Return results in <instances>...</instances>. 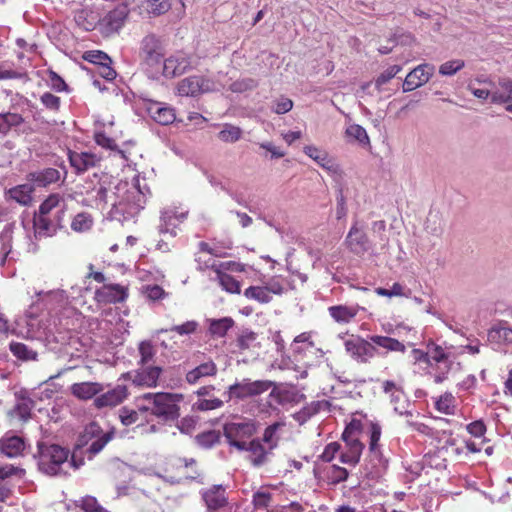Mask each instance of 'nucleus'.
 Listing matches in <instances>:
<instances>
[{
    "label": "nucleus",
    "instance_id": "72a5a7b5",
    "mask_svg": "<svg viewBox=\"0 0 512 512\" xmlns=\"http://www.w3.org/2000/svg\"><path fill=\"white\" fill-rule=\"evenodd\" d=\"M63 208L66 210V205L60 194L54 193L47 197L44 202L40 205L38 213L35 217L49 216L51 213H55L56 210Z\"/></svg>",
    "mask_w": 512,
    "mask_h": 512
},
{
    "label": "nucleus",
    "instance_id": "f257e3e1",
    "mask_svg": "<svg viewBox=\"0 0 512 512\" xmlns=\"http://www.w3.org/2000/svg\"><path fill=\"white\" fill-rule=\"evenodd\" d=\"M96 201L103 204H110L119 208L121 212L134 216L138 214L146 204L149 188L144 184L141 186L138 177L133 178L131 183L119 181L114 184L112 180H101L99 186L94 189Z\"/></svg>",
    "mask_w": 512,
    "mask_h": 512
},
{
    "label": "nucleus",
    "instance_id": "1a4fd4ad",
    "mask_svg": "<svg viewBox=\"0 0 512 512\" xmlns=\"http://www.w3.org/2000/svg\"><path fill=\"white\" fill-rule=\"evenodd\" d=\"M215 90V83L203 76H190L182 79L178 84V93L181 96L195 97L199 94Z\"/></svg>",
    "mask_w": 512,
    "mask_h": 512
},
{
    "label": "nucleus",
    "instance_id": "7c9ffc66",
    "mask_svg": "<svg viewBox=\"0 0 512 512\" xmlns=\"http://www.w3.org/2000/svg\"><path fill=\"white\" fill-rule=\"evenodd\" d=\"M368 338L372 345H374L375 347H381L385 349L387 352L404 353L406 350L405 345L395 338L381 335H372L369 336Z\"/></svg>",
    "mask_w": 512,
    "mask_h": 512
},
{
    "label": "nucleus",
    "instance_id": "a878e982",
    "mask_svg": "<svg viewBox=\"0 0 512 512\" xmlns=\"http://www.w3.org/2000/svg\"><path fill=\"white\" fill-rule=\"evenodd\" d=\"M331 404L326 400L312 401L305 405L300 411L293 415V418L300 424H304L311 417L319 413L320 411H329Z\"/></svg>",
    "mask_w": 512,
    "mask_h": 512
},
{
    "label": "nucleus",
    "instance_id": "338daca9",
    "mask_svg": "<svg viewBox=\"0 0 512 512\" xmlns=\"http://www.w3.org/2000/svg\"><path fill=\"white\" fill-rule=\"evenodd\" d=\"M143 293L151 301L163 299L167 295L159 285H147L143 288Z\"/></svg>",
    "mask_w": 512,
    "mask_h": 512
},
{
    "label": "nucleus",
    "instance_id": "dca6fc26",
    "mask_svg": "<svg viewBox=\"0 0 512 512\" xmlns=\"http://www.w3.org/2000/svg\"><path fill=\"white\" fill-rule=\"evenodd\" d=\"M127 396V387L125 385H117L113 389L95 397L93 404L98 409L111 408L121 404Z\"/></svg>",
    "mask_w": 512,
    "mask_h": 512
},
{
    "label": "nucleus",
    "instance_id": "a19ab883",
    "mask_svg": "<svg viewBox=\"0 0 512 512\" xmlns=\"http://www.w3.org/2000/svg\"><path fill=\"white\" fill-rule=\"evenodd\" d=\"M23 122V117L18 113H0V134H8L12 127L20 126Z\"/></svg>",
    "mask_w": 512,
    "mask_h": 512
},
{
    "label": "nucleus",
    "instance_id": "052dcab7",
    "mask_svg": "<svg viewBox=\"0 0 512 512\" xmlns=\"http://www.w3.org/2000/svg\"><path fill=\"white\" fill-rule=\"evenodd\" d=\"M138 350L140 354L139 364L142 366H145L147 363H149L155 356L154 347L149 341L141 342Z\"/></svg>",
    "mask_w": 512,
    "mask_h": 512
},
{
    "label": "nucleus",
    "instance_id": "0e129e2a",
    "mask_svg": "<svg viewBox=\"0 0 512 512\" xmlns=\"http://www.w3.org/2000/svg\"><path fill=\"white\" fill-rule=\"evenodd\" d=\"M452 367V361L449 359L445 362H441L440 364H434L436 373L434 375V381L435 383H442L447 379V376L451 370Z\"/></svg>",
    "mask_w": 512,
    "mask_h": 512
},
{
    "label": "nucleus",
    "instance_id": "aec40b11",
    "mask_svg": "<svg viewBox=\"0 0 512 512\" xmlns=\"http://www.w3.org/2000/svg\"><path fill=\"white\" fill-rule=\"evenodd\" d=\"M304 153L330 174L341 175L339 165L330 158L326 152L321 151L315 146L309 145L304 147Z\"/></svg>",
    "mask_w": 512,
    "mask_h": 512
},
{
    "label": "nucleus",
    "instance_id": "c85d7f7f",
    "mask_svg": "<svg viewBox=\"0 0 512 512\" xmlns=\"http://www.w3.org/2000/svg\"><path fill=\"white\" fill-rule=\"evenodd\" d=\"M186 217V213L178 214L176 211L168 209L161 213L160 224L158 226L159 232L162 234L170 233L171 236H176L174 228L176 222H181Z\"/></svg>",
    "mask_w": 512,
    "mask_h": 512
},
{
    "label": "nucleus",
    "instance_id": "37998d69",
    "mask_svg": "<svg viewBox=\"0 0 512 512\" xmlns=\"http://www.w3.org/2000/svg\"><path fill=\"white\" fill-rule=\"evenodd\" d=\"M244 296L249 300H254L260 304H267L272 301V296L268 294L263 286H250L244 291Z\"/></svg>",
    "mask_w": 512,
    "mask_h": 512
},
{
    "label": "nucleus",
    "instance_id": "8fccbe9b",
    "mask_svg": "<svg viewBox=\"0 0 512 512\" xmlns=\"http://www.w3.org/2000/svg\"><path fill=\"white\" fill-rule=\"evenodd\" d=\"M349 477V472L346 468L340 467L338 465H332L328 472H327V478L329 481V484L331 485H338L344 481H346Z\"/></svg>",
    "mask_w": 512,
    "mask_h": 512
},
{
    "label": "nucleus",
    "instance_id": "cd10ccee",
    "mask_svg": "<svg viewBox=\"0 0 512 512\" xmlns=\"http://www.w3.org/2000/svg\"><path fill=\"white\" fill-rule=\"evenodd\" d=\"M216 373V364L212 360H209L188 371L186 373L185 380L187 383L193 385L198 383L204 377L215 376Z\"/></svg>",
    "mask_w": 512,
    "mask_h": 512
},
{
    "label": "nucleus",
    "instance_id": "4c0bfd02",
    "mask_svg": "<svg viewBox=\"0 0 512 512\" xmlns=\"http://www.w3.org/2000/svg\"><path fill=\"white\" fill-rule=\"evenodd\" d=\"M34 188L31 184H22L9 190V196L17 203L27 206L32 202Z\"/></svg>",
    "mask_w": 512,
    "mask_h": 512
},
{
    "label": "nucleus",
    "instance_id": "3c124183",
    "mask_svg": "<svg viewBox=\"0 0 512 512\" xmlns=\"http://www.w3.org/2000/svg\"><path fill=\"white\" fill-rule=\"evenodd\" d=\"M10 351L14 356L22 360H34L37 356L36 352L20 342H12L10 344Z\"/></svg>",
    "mask_w": 512,
    "mask_h": 512
},
{
    "label": "nucleus",
    "instance_id": "774afa93",
    "mask_svg": "<svg viewBox=\"0 0 512 512\" xmlns=\"http://www.w3.org/2000/svg\"><path fill=\"white\" fill-rule=\"evenodd\" d=\"M257 339V334L253 331L245 330L238 337L237 344L242 350L249 349Z\"/></svg>",
    "mask_w": 512,
    "mask_h": 512
},
{
    "label": "nucleus",
    "instance_id": "09e8293b",
    "mask_svg": "<svg viewBox=\"0 0 512 512\" xmlns=\"http://www.w3.org/2000/svg\"><path fill=\"white\" fill-rule=\"evenodd\" d=\"M242 131L239 127L231 124H225L223 129L218 133V138L227 143H234L241 138Z\"/></svg>",
    "mask_w": 512,
    "mask_h": 512
},
{
    "label": "nucleus",
    "instance_id": "bb28decb",
    "mask_svg": "<svg viewBox=\"0 0 512 512\" xmlns=\"http://www.w3.org/2000/svg\"><path fill=\"white\" fill-rule=\"evenodd\" d=\"M61 173L55 168H45L39 171L31 172L28 179L39 187H46L60 180Z\"/></svg>",
    "mask_w": 512,
    "mask_h": 512
},
{
    "label": "nucleus",
    "instance_id": "603ef678",
    "mask_svg": "<svg viewBox=\"0 0 512 512\" xmlns=\"http://www.w3.org/2000/svg\"><path fill=\"white\" fill-rule=\"evenodd\" d=\"M93 224L92 217L88 213H79L77 214L71 223L72 230L76 232H84L91 228Z\"/></svg>",
    "mask_w": 512,
    "mask_h": 512
},
{
    "label": "nucleus",
    "instance_id": "39448f33",
    "mask_svg": "<svg viewBox=\"0 0 512 512\" xmlns=\"http://www.w3.org/2000/svg\"><path fill=\"white\" fill-rule=\"evenodd\" d=\"M259 423L249 418H239L237 421L227 422L223 426V433L230 446L236 448V443H247L245 439L252 437L258 430Z\"/></svg>",
    "mask_w": 512,
    "mask_h": 512
},
{
    "label": "nucleus",
    "instance_id": "79ce46f5",
    "mask_svg": "<svg viewBox=\"0 0 512 512\" xmlns=\"http://www.w3.org/2000/svg\"><path fill=\"white\" fill-rule=\"evenodd\" d=\"M285 425L284 422H275L264 430L263 437L261 439V442L268 445L269 450H273L278 445L279 436L277 435V432L280 428H282Z\"/></svg>",
    "mask_w": 512,
    "mask_h": 512
},
{
    "label": "nucleus",
    "instance_id": "0eeeda50",
    "mask_svg": "<svg viewBox=\"0 0 512 512\" xmlns=\"http://www.w3.org/2000/svg\"><path fill=\"white\" fill-rule=\"evenodd\" d=\"M346 352L359 363H368L377 353V348L372 345L369 338L366 340L360 336L351 335L344 341Z\"/></svg>",
    "mask_w": 512,
    "mask_h": 512
},
{
    "label": "nucleus",
    "instance_id": "412c9836",
    "mask_svg": "<svg viewBox=\"0 0 512 512\" xmlns=\"http://www.w3.org/2000/svg\"><path fill=\"white\" fill-rule=\"evenodd\" d=\"M26 448L25 440L11 432L6 433L0 439V451L9 458L22 455Z\"/></svg>",
    "mask_w": 512,
    "mask_h": 512
},
{
    "label": "nucleus",
    "instance_id": "393cba45",
    "mask_svg": "<svg viewBox=\"0 0 512 512\" xmlns=\"http://www.w3.org/2000/svg\"><path fill=\"white\" fill-rule=\"evenodd\" d=\"M70 390L72 395L76 398L80 400H89L95 396L97 397V395L104 390V387L98 382H80L74 383Z\"/></svg>",
    "mask_w": 512,
    "mask_h": 512
},
{
    "label": "nucleus",
    "instance_id": "7ed1b4c3",
    "mask_svg": "<svg viewBox=\"0 0 512 512\" xmlns=\"http://www.w3.org/2000/svg\"><path fill=\"white\" fill-rule=\"evenodd\" d=\"M69 450L57 444H38V468L48 476H61L68 473L67 468H79L74 456L68 461Z\"/></svg>",
    "mask_w": 512,
    "mask_h": 512
},
{
    "label": "nucleus",
    "instance_id": "4be33fe9",
    "mask_svg": "<svg viewBox=\"0 0 512 512\" xmlns=\"http://www.w3.org/2000/svg\"><path fill=\"white\" fill-rule=\"evenodd\" d=\"M202 498L208 511H216L227 505L225 488L222 485H214L202 492Z\"/></svg>",
    "mask_w": 512,
    "mask_h": 512
},
{
    "label": "nucleus",
    "instance_id": "423d86ee",
    "mask_svg": "<svg viewBox=\"0 0 512 512\" xmlns=\"http://www.w3.org/2000/svg\"><path fill=\"white\" fill-rule=\"evenodd\" d=\"M139 57L149 67L159 65L164 57L161 39L155 34L146 35L140 42Z\"/></svg>",
    "mask_w": 512,
    "mask_h": 512
},
{
    "label": "nucleus",
    "instance_id": "c756f323",
    "mask_svg": "<svg viewBox=\"0 0 512 512\" xmlns=\"http://www.w3.org/2000/svg\"><path fill=\"white\" fill-rule=\"evenodd\" d=\"M387 461L384 459L379 447H369L367 459L363 465L368 474H378L386 468Z\"/></svg>",
    "mask_w": 512,
    "mask_h": 512
},
{
    "label": "nucleus",
    "instance_id": "a211bd4d",
    "mask_svg": "<svg viewBox=\"0 0 512 512\" xmlns=\"http://www.w3.org/2000/svg\"><path fill=\"white\" fill-rule=\"evenodd\" d=\"M68 158L70 165L75 169L77 174L84 173L96 167L101 161V158L94 153L71 150L68 152Z\"/></svg>",
    "mask_w": 512,
    "mask_h": 512
},
{
    "label": "nucleus",
    "instance_id": "864d4df0",
    "mask_svg": "<svg viewBox=\"0 0 512 512\" xmlns=\"http://www.w3.org/2000/svg\"><path fill=\"white\" fill-rule=\"evenodd\" d=\"M199 323L195 320L186 321L180 325H174L169 329H161L160 332H176L180 336L191 335L197 331Z\"/></svg>",
    "mask_w": 512,
    "mask_h": 512
},
{
    "label": "nucleus",
    "instance_id": "de8ad7c7",
    "mask_svg": "<svg viewBox=\"0 0 512 512\" xmlns=\"http://www.w3.org/2000/svg\"><path fill=\"white\" fill-rule=\"evenodd\" d=\"M258 84V80L251 77H244L231 83L229 89L234 93H243L254 90Z\"/></svg>",
    "mask_w": 512,
    "mask_h": 512
},
{
    "label": "nucleus",
    "instance_id": "f704fd0d",
    "mask_svg": "<svg viewBox=\"0 0 512 512\" xmlns=\"http://www.w3.org/2000/svg\"><path fill=\"white\" fill-rule=\"evenodd\" d=\"M13 229L12 224L5 225L4 229L0 232V265L3 266L6 262L8 255L12 251L13 241Z\"/></svg>",
    "mask_w": 512,
    "mask_h": 512
},
{
    "label": "nucleus",
    "instance_id": "680f3d73",
    "mask_svg": "<svg viewBox=\"0 0 512 512\" xmlns=\"http://www.w3.org/2000/svg\"><path fill=\"white\" fill-rule=\"evenodd\" d=\"M168 0H148L147 11L154 15H161L170 9Z\"/></svg>",
    "mask_w": 512,
    "mask_h": 512
},
{
    "label": "nucleus",
    "instance_id": "5701e85b",
    "mask_svg": "<svg viewBox=\"0 0 512 512\" xmlns=\"http://www.w3.org/2000/svg\"><path fill=\"white\" fill-rule=\"evenodd\" d=\"M161 372L162 369L160 367L150 366L135 371L133 375L129 373V376L135 385L155 387Z\"/></svg>",
    "mask_w": 512,
    "mask_h": 512
},
{
    "label": "nucleus",
    "instance_id": "69168bd1",
    "mask_svg": "<svg viewBox=\"0 0 512 512\" xmlns=\"http://www.w3.org/2000/svg\"><path fill=\"white\" fill-rule=\"evenodd\" d=\"M272 494L267 491H257L253 495L252 503L255 509H266L269 507Z\"/></svg>",
    "mask_w": 512,
    "mask_h": 512
},
{
    "label": "nucleus",
    "instance_id": "b1692460",
    "mask_svg": "<svg viewBox=\"0 0 512 512\" xmlns=\"http://www.w3.org/2000/svg\"><path fill=\"white\" fill-rule=\"evenodd\" d=\"M360 309L358 305H334L328 307V313L336 323L348 324L357 316Z\"/></svg>",
    "mask_w": 512,
    "mask_h": 512
},
{
    "label": "nucleus",
    "instance_id": "6e6d98bb",
    "mask_svg": "<svg viewBox=\"0 0 512 512\" xmlns=\"http://www.w3.org/2000/svg\"><path fill=\"white\" fill-rule=\"evenodd\" d=\"M219 439V433L215 430H209L196 436L197 444L204 448H211L213 445L219 442Z\"/></svg>",
    "mask_w": 512,
    "mask_h": 512
},
{
    "label": "nucleus",
    "instance_id": "9b49d317",
    "mask_svg": "<svg viewBox=\"0 0 512 512\" xmlns=\"http://www.w3.org/2000/svg\"><path fill=\"white\" fill-rule=\"evenodd\" d=\"M129 9L127 5H118L109 11L100 21L99 25L105 35H111L118 32L125 24L128 17Z\"/></svg>",
    "mask_w": 512,
    "mask_h": 512
},
{
    "label": "nucleus",
    "instance_id": "ea45409f",
    "mask_svg": "<svg viewBox=\"0 0 512 512\" xmlns=\"http://www.w3.org/2000/svg\"><path fill=\"white\" fill-rule=\"evenodd\" d=\"M426 348L428 349V365L434 367V364H440L449 360V354L438 344L428 341Z\"/></svg>",
    "mask_w": 512,
    "mask_h": 512
},
{
    "label": "nucleus",
    "instance_id": "ddd939ff",
    "mask_svg": "<svg viewBox=\"0 0 512 512\" xmlns=\"http://www.w3.org/2000/svg\"><path fill=\"white\" fill-rule=\"evenodd\" d=\"M435 67L429 63H423L410 71L404 82L403 91L410 92L426 84L433 76Z\"/></svg>",
    "mask_w": 512,
    "mask_h": 512
},
{
    "label": "nucleus",
    "instance_id": "f03ea898",
    "mask_svg": "<svg viewBox=\"0 0 512 512\" xmlns=\"http://www.w3.org/2000/svg\"><path fill=\"white\" fill-rule=\"evenodd\" d=\"M182 400V394L145 393L136 398V408L140 412L153 415L162 421H174L180 416L179 403Z\"/></svg>",
    "mask_w": 512,
    "mask_h": 512
},
{
    "label": "nucleus",
    "instance_id": "473e14b6",
    "mask_svg": "<svg viewBox=\"0 0 512 512\" xmlns=\"http://www.w3.org/2000/svg\"><path fill=\"white\" fill-rule=\"evenodd\" d=\"M360 424L356 422L350 423L344 430L342 434V440L345 444V448H353L354 446L358 447L359 450L364 449V444L360 441Z\"/></svg>",
    "mask_w": 512,
    "mask_h": 512
},
{
    "label": "nucleus",
    "instance_id": "e433bc0d",
    "mask_svg": "<svg viewBox=\"0 0 512 512\" xmlns=\"http://www.w3.org/2000/svg\"><path fill=\"white\" fill-rule=\"evenodd\" d=\"M488 340L496 344H512V328L502 324L493 326L488 331Z\"/></svg>",
    "mask_w": 512,
    "mask_h": 512
},
{
    "label": "nucleus",
    "instance_id": "4d7b16f0",
    "mask_svg": "<svg viewBox=\"0 0 512 512\" xmlns=\"http://www.w3.org/2000/svg\"><path fill=\"white\" fill-rule=\"evenodd\" d=\"M401 70L402 66L392 65L383 71L375 80V87L377 90L380 91L381 87L393 79Z\"/></svg>",
    "mask_w": 512,
    "mask_h": 512
},
{
    "label": "nucleus",
    "instance_id": "49530a36",
    "mask_svg": "<svg viewBox=\"0 0 512 512\" xmlns=\"http://www.w3.org/2000/svg\"><path fill=\"white\" fill-rule=\"evenodd\" d=\"M362 452L357 446H354V449L341 447L339 459L343 464L356 466L360 461Z\"/></svg>",
    "mask_w": 512,
    "mask_h": 512
},
{
    "label": "nucleus",
    "instance_id": "6e6552de",
    "mask_svg": "<svg viewBox=\"0 0 512 512\" xmlns=\"http://www.w3.org/2000/svg\"><path fill=\"white\" fill-rule=\"evenodd\" d=\"M113 436L114 433L112 431L103 432L97 423L93 422L89 424L85 428L84 434L82 436V439L85 441V443L91 441L87 448L89 457L91 458L101 452L107 443L112 440Z\"/></svg>",
    "mask_w": 512,
    "mask_h": 512
},
{
    "label": "nucleus",
    "instance_id": "58836bf2",
    "mask_svg": "<svg viewBox=\"0 0 512 512\" xmlns=\"http://www.w3.org/2000/svg\"><path fill=\"white\" fill-rule=\"evenodd\" d=\"M345 136L349 142L355 141L362 147L370 146V139L366 130L358 124H350L346 127Z\"/></svg>",
    "mask_w": 512,
    "mask_h": 512
},
{
    "label": "nucleus",
    "instance_id": "20e7f679",
    "mask_svg": "<svg viewBox=\"0 0 512 512\" xmlns=\"http://www.w3.org/2000/svg\"><path fill=\"white\" fill-rule=\"evenodd\" d=\"M274 383L270 380H255L243 378L241 381H236L230 385L223 393L226 397V402L231 400L243 401L247 398L259 396L268 391Z\"/></svg>",
    "mask_w": 512,
    "mask_h": 512
},
{
    "label": "nucleus",
    "instance_id": "a18cd8bd",
    "mask_svg": "<svg viewBox=\"0 0 512 512\" xmlns=\"http://www.w3.org/2000/svg\"><path fill=\"white\" fill-rule=\"evenodd\" d=\"M224 405V401L213 397V398H205V399H198L192 404V410L193 411H200V412H206L211 410H216L219 408H222Z\"/></svg>",
    "mask_w": 512,
    "mask_h": 512
},
{
    "label": "nucleus",
    "instance_id": "f3484780",
    "mask_svg": "<svg viewBox=\"0 0 512 512\" xmlns=\"http://www.w3.org/2000/svg\"><path fill=\"white\" fill-rule=\"evenodd\" d=\"M345 243L355 254H363L369 250V239L363 229L358 226V221H355L350 228Z\"/></svg>",
    "mask_w": 512,
    "mask_h": 512
},
{
    "label": "nucleus",
    "instance_id": "c9c22d12",
    "mask_svg": "<svg viewBox=\"0 0 512 512\" xmlns=\"http://www.w3.org/2000/svg\"><path fill=\"white\" fill-rule=\"evenodd\" d=\"M512 101V80H501L498 87L491 93V102L495 104Z\"/></svg>",
    "mask_w": 512,
    "mask_h": 512
},
{
    "label": "nucleus",
    "instance_id": "4468645a",
    "mask_svg": "<svg viewBox=\"0 0 512 512\" xmlns=\"http://www.w3.org/2000/svg\"><path fill=\"white\" fill-rule=\"evenodd\" d=\"M128 297V287L120 284H104L95 291V299L102 304L124 302Z\"/></svg>",
    "mask_w": 512,
    "mask_h": 512
},
{
    "label": "nucleus",
    "instance_id": "9d476101",
    "mask_svg": "<svg viewBox=\"0 0 512 512\" xmlns=\"http://www.w3.org/2000/svg\"><path fill=\"white\" fill-rule=\"evenodd\" d=\"M65 209L60 208L49 216L34 217V228L39 236H52L63 227Z\"/></svg>",
    "mask_w": 512,
    "mask_h": 512
},
{
    "label": "nucleus",
    "instance_id": "2f4dec72",
    "mask_svg": "<svg viewBox=\"0 0 512 512\" xmlns=\"http://www.w3.org/2000/svg\"><path fill=\"white\" fill-rule=\"evenodd\" d=\"M206 321L208 323V332L213 338L224 337L234 325V320L230 317L207 319Z\"/></svg>",
    "mask_w": 512,
    "mask_h": 512
},
{
    "label": "nucleus",
    "instance_id": "6ab92c4d",
    "mask_svg": "<svg viewBox=\"0 0 512 512\" xmlns=\"http://www.w3.org/2000/svg\"><path fill=\"white\" fill-rule=\"evenodd\" d=\"M147 111L150 117L161 125L172 124L176 119L174 108L163 102H150Z\"/></svg>",
    "mask_w": 512,
    "mask_h": 512
},
{
    "label": "nucleus",
    "instance_id": "e2e57ef3",
    "mask_svg": "<svg viewBox=\"0 0 512 512\" xmlns=\"http://www.w3.org/2000/svg\"><path fill=\"white\" fill-rule=\"evenodd\" d=\"M425 229L432 235H440L442 233L441 219L438 213H430L425 223Z\"/></svg>",
    "mask_w": 512,
    "mask_h": 512
},
{
    "label": "nucleus",
    "instance_id": "5fc2aeb1",
    "mask_svg": "<svg viewBox=\"0 0 512 512\" xmlns=\"http://www.w3.org/2000/svg\"><path fill=\"white\" fill-rule=\"evenodd\" d=\"M465 62L462 59H453L447 61L439 66V74L442 76H453L462 68H464Z\"/></svg>",
    "mask_w": 512,
    "mask_h": 512
},
{
    "label": "nucleus",
    "instance_id": "bf43d9fd",
    "mask_svg": "<svg viewBox=\"0 0 512 512\" xmlns=\"http://www.w3.org/2000/svg\"><path fill=\"white\" fill-rule=\"evenodd\" d=\"M139 414H143L138 410L129 409L127 407H122L119 410V419L121 423L125 426H130L136 423L139 419Z\"/></svg>",
    "mask_w": 512,
    "mask_h": 512
},
{
    "label": "nucleus",
    "instance_id": "2eb2a0df",
    "mask_svg": "<svg viewBox=\"0 0 512 512\" xmlns=\"http://www.w3.org/2000/svg\"><path fill=\"white\" fill-rule=\"evenodd\" d=\"M191 67V57L183 52H177L163 61V75L173 78L184 74Z\"/></svg>",
    "mask_w": 512,
    "mask_h": 512
},
{
    "label": "nucleus",
    "instance_id": "c03bdc74",
    "mask_svg": "<svg viewBox=\"0 0 512 512\" xmlns=\"http://www.w3.org/2000/svg\"><path fill=\"white\" fill-rule=\"evenodd\" d=\"M217 281L223 290L229 293H240V282L233 278L231 275L221 272L220 270L216 271Z\"/></svg>",
    "mask_w": 512,
    "mask_h": 512
},
{
    "label": "nucleus",
    "instance_id": "13d9d810",
    "mask_svg": "<svg viewBox=\"0 0 512 512\" xmlns=\"http://www.w3.org/2000/svg\"><path fill=\"white\" fill-rule=\"evenodd\" d=\"M454 397L452 394L446 393L442 395L435 403L436 409L444 414H453Z\"/></svg>",
    "mask_w": 512,
    "mask_h": 512
},
{
    "label": "nucleus",
    "instance_id": "f8f14e48",
    "mask_svg": "<svg viewBox=\"0 0 512 512\" xmlns=\"http://www.w3.org/2000/svg\"><path fill=\"white\" fill-rule=\"evenodd\" d=\"M236 449L249 452L248 459L254 467H261L269 461L272 450L266 448L259 438L252 439L248 443H236Z\"/></svg>",
    "mask_w": 512,
    "mask_h": 512
}]
</instances>
